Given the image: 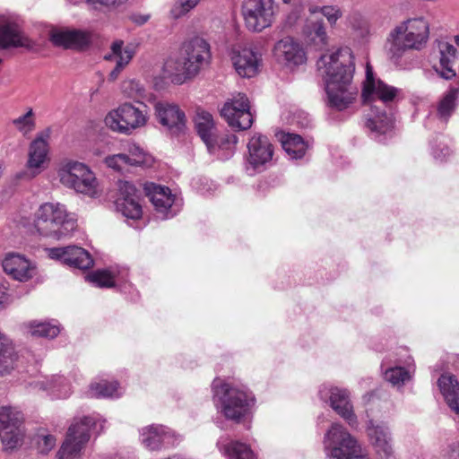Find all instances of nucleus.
<instances>
[{"label":"nucleus","instance_id":"1","mask_svg":"<svg viewBox=\"0 0 459 459\" xmlns=\"http://www.w3.org/2000/svg\"><path fill=\"white\" fill-rule=\"evenodd\" d=\"M317 68L325 84V104L340 111L347 108L358 93L352 85L355 66L351 51L341 48L325 54L317 61Z\"/></svg>","mask_w":459,"mask_h":459},{"label":"nucleus","instance_id":"2","mask_svg":"<svg viewBox=\"0 0 459 459\" xmlns=\"http://www.w3.org/2000/svg\"><path fill=\"white\" fill-rule=\"evenodd\" d=\"M400 93L401 90L375 78L372 66L367 64L362 89L364 103L368 107L366 127L372 137L379 142L394 128V106Z\"/></svg>","mask_w":459,"mask_h":459},{"label":"nucleus","instance_id":"3","mask_svg":"<svg viewBox=\"0 0 459 459\" xmlns=\"http://www.w3.org/2000/svg\"><path fill=\"white\" fill-rule=\"evenodd\" d=\"M212 60L210 43L203 37L194 36L185 40L181 55L169 58L164 65V74L172 82L182 84L195 77Z\"/></svg>","mask_w":459,"mask_h":459},{"label":"nucleus","instance_id":"4","mask_svg":"<svg viewBox=\"0 0 459 459\" xmlns=\"http://www.w3.org/2000/svg\"><path fill=\"white\" fill-rule=\"evenodd\" d=\"M213 399L220 412L236 423L245 420L255 405L253 393L244 385L215 378L212 383Z\"/></svg>","mask_w":459,"mask_h":459},{"label":"nucleus","instance_id":"5","mask_svg":"<svg viewBox=\"0 0 459 459\" xmlns=\"http://www.w3.org/2000/svg\"><path fill=\"white\" fill-rule=\"evenodd\" d=\"M429 34L428 22L423 18L408 19L396 25L387 37V52L398 60L407 50L420 49Z\"/></svg>","mask_w":459,"mask_h":459},{"label":"nucleus","instance_id":"6","mask_svg":"<svg viewBox=\"0 0 459 459\" xmlns=\"http://www.w3.org/2000/svg\"><path fill=\"white\" fill-rule=\"evenodd\" d=\"M33 223L40 236L56 240L68 236L74 226L67 220L65 206L56 202H47L39 205L34 213Z\"/></svg>","mask_w":459,"mask_h":459},{"label":"nucleus","instance_id":"7","mask_svg":"<svg viewBox=\"0 0 459 459\" xmlns=\"http://www.w3.org/2000/svg\"><path fill=\"white\" fill-rule=\"evenodd\" d=\"M323 445L332 459H365L367 449L339 422H333L325 431Z\"/></svg>","mask_w":459,"mask_h":459},{"label":"nucleus","instance_id":"8","mask_svg":"<svg viewBox=\"0 0 459 459\" xmlns=\"http://www.w3.org/2000/svg\"><path fill=\"white\" fill-rule=\"evenodd\" d=\"M57 176L62 185L76 193L96 198L100 195L99 181L94 172L84 163L66 160L60 164Z\"/></svg>","mask_w":459,"mask_h":459},{"label":"nucleus","instance_id":"9","mask_svg":"<svg viewBox=\"0 0 459 459\" xmlns=\"http://www.w3.org/2000/svg\"><path fill=\"white\" fill-rule=\"evenodd\" d=\"M94 416H76L69 425L65 437L57 451V459H75L86 456L91 430L96 425Z\"/></svg>","mask_w":459,"mask_h":459},{"label":"nucleus","instance_id":"10","mask_svg":"<svg viewBox=\"0 0 459 459\" xmlns=\"http://www.w3.org/2000/svg\"><path fill=\"white\" fill-rule=\"evenodd\" d=\"M147 121V107L143 104L135 107L131 103H124L105 117V124L109 129L125 134H130L134 130L144 126Z\"/></svg>","mask_w":459,"mask_h":459},{"label":"nucleus","instance_id":"11","mask_svg":"<svg viewBox=\"0 0 459 459\" xmlns=\"http://www.w3.org/2000/svg\"><path fill=\"white\" fill-rule=\"evenodd\" d=\"M23 414L15 407H0V438L5 450L22 445L25 437Z\"/></svg>","mask_w":459,"mask_h":459},{"label":"nucleus","instance_id":"12","mask_svg":"<svg viewBox=\"0 0 459 459\" xmlns=\"http://www.w3.org/2000/svg\"><path fill=\"white\" fill-rule=\"evenodd\" d=\"M241 13L247 30L261 32L272 26L274 21V1L243 0Z\"/></svg>","mask_w":459,"mask_h":459},{"label":"nucleus","instance_id":"13","mask_svg":"<svg viewBox=\"0 0 459 459\" xmlns=\"http://www.w3.org/2000/svg\"><path fill=\"white\" fill-rule=\"evenodd\" d=\"M139 440L149 451H160L178 446L183 436L162 424H151L139 429Z\"/></svg>","mask_w":459,"mask_h":459},{"label":"nucleus","instance_id":"14","mask_svg":"<svg viewBox=\"0 0 459 459\" xmlns=\"http://www.w3.org/2000/svg\"><path fill=\"white\" fill-rule=\"evenodd\" d=\"M143 189L161 220L172 218L179 212L181 200L168 186L149 182Z\"/></svg>","mask_w":459,"mask_h":459},{"label":"nucleus","instance_id":"15","mask_svg":"<svg viewBox=\"0 0 459 459\" xmlns=\"http://www.w3.org/2000/svg\"><path fill=\"white\" fill-rule=\"evenodd\" d=\"M51 131L47 128L37 134L28 147L27 175L35 178L42 173L49 163V139Z\"/></svg>","mask_w":459,"mask_h":459},{"label":"nucleus","instance_id":"16","mask_svg":"<svg viewBox=\"0 0 459 459\" xmlns=\"http://www.w3.org/2000/svg\"><path fill=\"white\" fill-rule=\"evenodd\" d=\"M246 169L250 174L265 169L272 161L274 148L267 136L255 133L248 140Z\"/></svg>","mask_w":459,"mask_h":459},{"label":"nucleus","instance_id":"17","mask_svg":"<svg viewBox=\"0 0 459 459\" xmlns=\"http://www.w3.org/2000/svg\"><path fill=\"white\" fill-rule=\"evenodd\" d=\"M221 114L230 126L240 130L250 128L254 120L249 100L243 93H237L228 100L224 103Z\"/></svg>","mask_w":459,"mask_h":459},{"label":"nucleus","instance_id":"18","mask_svg":"<svg viewBox=\"0 0 459 459\" xmlns=\"http://www.w3.org/2000/svg\"><path fill=\"white\" fill-rule=\"evenodd\" d=\"M319 396L322 401L329 403L333 410L350 426H357L358 419L353 411L347 390L324 385L319 389Z\"/></svg>","mask_w":459,"mask_h":459},{"label":"nucleus","instance_id":"19","mask_svg":"<svg viewBox=\"0 0 459 459\" xmlns=\"http://www.w3.org/2000/svg\"><path fill=\"white\" fill-rule=\"evenodd\" d=\"M230 56L239 76L252 78L259 73L262 55L254 46H236L232 48Z\"/></svg>","mask_w":459,"mask_h":459},{"label":"nucleus","instance_id":"20","mask_svg":"<svg viewBox=\"0 0 459 459\" xmlns=\"http://www.w3.org/2000/svg\"><path fill=\"white\" fill-rule=\"evenodd\" d=\"M117 210L126 218L138 220L142 217L143 208L140 203V193L128 181L119 182V195L116 200Z\"/></svg>","mask_w":459,"mask_h":459},{"label":"nucleus","instance_id":"21","mask_svg":"<svg viewBox=\"0 0 459 459\" xmlns=\"http://www.w3.org/2000/svg\"><path fill=\"white\" fill-rule=\"evenodd\" d=\"M273 55L278 63L289 68L301 65L307 61V54L303 46L290 37H286L276 42Z\"/></svg>","mask_w":459,"mask_h":459},{"label":"nucleus","instance_id":"22","mask_svg":"<svg viewBox=\"0 0 459 459\" xmlns=\"http://www.w3.org/2000/svg\"><path fill=\"white\" fill-rule=\"evenodd\" d=\"M2 265L4 273L15 281H27L37 274L36 264L18 253L6 254Z\"/></svg>","mask_w":459,"mask_h":459},{"label":"nucleus","instance_id":"23","mask_svg":"<svg viewBox=\"0 0 459 459\" xmlns=\"http://www.w3.org/2000/svg\"><path fill=\"white\" fill-rule=\"evenodd\" d=\"M34 42L26 37L16 22L4 15L0 16V49L26 48L31 49Z\"/></svg>","mask_w":459,"mask_h":459},{"label":"nucleus","instance_id":"24","mask_svg":"<svg viewBox=\"0 0 459 459\" xmlns=\"http://www.w3.org/2000/svg\"><path fill=\"white\" fill-rule=\"evenodd\" d=\"M366 431L370 443L379 456L388 458L394 455L391 432L385 424L370 420L367 423Z\"/></svg>","mask_w":459,"mask_h":459},{"label":"nucleus","instance_id":"25","mask_svg":"<svg viewBox=\"0 0 459 459\" xmlns=\"http://www.w3.org/2000/svg\"><path fill=\"white\" fill-rule=\"evenodd\" d=\"M48 252L50 258L60 260L78 269L85 270L93 264L91 255L80 247H53Z\"/></svg>","mask_w":459,"mask_h":459},{"label":"nucleus","instance_id":"26","mask_svg":"<svg viewBox=\"0 0 459 459\" xmlns=\"http://www.w3.org/2000/svg\"><path fill=\"white\" fill-rule=\"evenodd\" d=\"M29 385L33 390L45 392L51 399H66L72 394L69 381L59 375L44 377L30 382Z\"/></svg>","mask_w":459,"mask_h":459},{"label":"nucleus","instance_id":"27","mask_svg":"<svg viewBox=\"0 0 459 459\" xmlns=\"http://www.w3.org/2000/svg\"><path fill=\"white\" fill-rule=\"evenodd\" d=\"M50 41L56 47L81 49L91 42V35L79 30L56 29L50 32Z\"/></svg>","mask_w":459,"mask_h":459},{"label":"nucleus","instance_id":"28","mask_svg":"<svg viewBox=\"0 0 459 459\" xmlns=\"http://www.w3.org/2000/svg\"><path fill=\"white\" fill-rule=\"evenodd\" d=\"M160 123L174 132H180L185 126V114L177 105L158 102L155 105Z\"/></svg>","mask_w":459,"mask_h":459},{"label":"nucleus","instance_id":"29","mask_svg":"<svg viewBox=\"0 0 459 459\" xmlns=\"http://www.w3.org/2000/svg\"><path fill=\"white\" fill-rule=\"evenodd\" d=\"M302 35L306 42L316 49H321L327 45L328 36L324 21L313 14L306 20Z\"/></svg>","mask_w":459,"mask_h":459},{"label":"nucleus","instance_id":"30","mask_svg":"<svg viewBox=\"0 0 459 459\" xmlns=\"http://www.w3.org/2000/svg\"><path fill=\"white\" fill-rule=\"evenodd\" d=\"M437 386L446 404L455 414V419L459 421V382L450 373H445L437 380Z\"/></svg>","mask_w":459,"mask_h":459},{"label":"nucleus","instance_id":"31","mask_svg":"<svg viewBox=\"0 0 459 459\" xmlns=\"http://www.w3.org/2000/svg\"><path fill=\"white\" fill-rule=\"evenodd\" d=\"M216 445L221 455L229 459H253L258 456L247 444L227 437H221Z\"/></svg>","mask_w":459,"mask_h":459},{"label":"nucleus","instance_id":"32","mask_svg":"<svg viewBox=\"0 0 459 459\" xmlns=\"http://www.w3.org/2000/svg\"><path fill=\"white\" fill-rule=\"evenodd\" d=\"M134 52L129 46H125L122 40H117L111 45V51L105 56L106 60L116 63L115 68L109 74V79L115 81L120 72L129 64Z\"/></svg>","mask_w":459,"mask_h":459},{"label":"nucleus","instance_id":"33","mask_svg":"<svg viewBox=\"0 0 459 459\" xmlns=\"http://www.w3.org/2000/svg\"><path fill=\"white\" fill-rule=\"evenodd\" d=\"M195 122L196 131L205 143L209 152H215L216 146L213 144V138L217 134V128L212 116L204 110L198 111Z\"/></svg>","mask_w":459,"mask_h":459},{"label":"nucleus","instance_id":"34","mask_svg":"<svg viewBox=\"0 0 459 459\" xmlns=\"http://www.w3.org/2000/svg\"><path fill=\"white\" fill-rule=\"evenodd\" d=\"M438 47L440 56L434 69L442 78L451 80L456 75L454 69L456 49L447 42H440Z\"/></svg>","mask_w":459,"mask_h":459},{"label":"nucleus","instance_id":"35","mask_svg":"<svg viewBox=\"0 0 459 459\" xmlns=\"http://www.w3.org/2000/svg\"><path fill=\"white\" fill-rule=\"evenodd\" d=\"M28 333L32 337L54 339L61 332V325L54 319L33 320L26 325Z\"/></svg>","mask_w":459,"mask_h":459},{"label":"nucleus","instance_id":"36","mask_svg":"<svg viewBox=\"0 0 459 459\" xmlns=\"http://www.w3.org/2000/svg\"><path fill=\"white\" fill-rule=\"evenodd\" d=\"M17 359L12 342L0 333V375L10 373L16 366Z\"/></svg>","mask_w":459,"mask_h":459},{"label":"nucleus","instance_id":"37","mask_svg":"<svg viewBox=\"0 0 459 459\" xmlns=\"http://www.w3.org/2000/svg\"><path fill=\"white\" fill-rule=\"evenodd\" d=\"M238 137L235 134H222L213 138V144L216 146V152H211L220 160H228L235 152Z\"/></svg>","mask_w":459,"mask_h":459},{"label":"nucleus","instance_id":"38","mask_svg":"<svg viewBox=\"0 0 459 459\" xmlns=\"http://www.w3.org/2000/svg\"><path fill=\"white\" fill-rule=\"evenodd\" d=\"M123 394V389L117 381L101 380L90 385L89 394L91 397L117 398Z\"/></svg>","mask_w":459,"mask_h":459},{"label":"nucleus","instance_id":"39","mask_svg":"<svg viewBox=\"0 0 459 459\" xmlns=\"http://www.w3.org/2000/svg\"><path fill=\"white\" fill-rule=\"evenodd\" d=\"M281 142L282 148L291 159H300L305 155L307 144L299 135L286 134L282 135Z\"/></svg>","mask_w":459,"mask_h":459},{"label":"nucleus","instance_id":"40","mask_svg":"<svg viewBox=\"0 0 459 459\" xmlns=\"http://www.w3.org/2000/svg\"><path fill=\"white\" fill-rule=\"evenodd\" d=\"M413 373L412 366L408 365L407 368L395 366L387 368L384 373V377L393 386L399 388L411 379Z\"/></svg>","mask_w":459,"mask_h":459},{"label":"nucleus","instance_id":"41","mask_svg":"<svg viewBox=\"0 0 459 459\" xmlns=\"http://www.w3.org/2000/svg\"><path fill=\"white\" fill-rule=\"evenodd\" d=\"M458 89H449L441 98L437 105V116L440 119L446 121L455 111L457 105Z\"/></svg>","mask_w":459,"mask_h":459},{"label":"nucleus","instance_id":"42","mask_svg":"<svg viewBox=\"0 0 459 459\" xmlns=\"http://www.w3.org/2000/svg\"><path fill=\"white\" fill-rule=\"evenodd\" d=\"M12 125L23 136L30 134L36 128V118L32 108H28L26 113L13 119Z\"/></svg>","mask_w":459,"mask_h":459},{"label":"nucleus","instance_id":"43","mask_svg":"<svg viewBox=\"0 0 459 459\" xmlns=\"http://www.w3.org/2000/svg\"><path fill=\"white\" fill-rule=\"evenodd\" d=\"M85 279L97 287L110 288L115 286L117 275L110 270H97L87 274Z\"/></svg>","mask_w":459,"mask_h":459},{"label":"nucleus","instance_id":"44","mask_svg":"<svg viewBox=\"0 0 459 459\" xmlns=\"http://www.w3.org/2000/svg\"><path fill=\"white\" fill-rule=\"evenodd\" d=\"M127 160L130 166H149L152 162V157L143 149L135 143L127 146Z\"/></svg>","mask_w":459,"mask_h":459},{"label":"nucleus","instance_id":"45","mask_svg":"<svg viewBox=\"0 0 459 459\" xmlns=\"http://www.w3.org/2000/svg\"><path fill=\"white\" fill-rule=\"evenodd\" d=\"M35 443L39 453L42 455H48V453L56 446V438L52 434L42 432L37 434Z\"/></svg>","mask_w":459,"mask_h":459},{"label":"nucleus","instance_id":"46","mask_svg":"<svg viewBox=\"0 0 459 459\" xmlns=\"http://www.w3.org/2000/svg\"><path fill=\"white\" fill-rule=\"evenodd\" d=\"M201 0H177L170 9V16L179 19L193 10Z\"/></svg>","mask_w":459,"mask_h":459},{"label":"nucleus","instance_id":"47","mask_svg":"<svg viewBox=\"0 0 459 459\" xmlns=\"http://www.w3.org/2000/svg\"><path fill=\"white\" fill-rule=\"evenodd\" d=\"M309 12L315 16L317 13H320L331 25H334L342 14L340 8L332 5L323 7L310 6Z\"/></svg>","mask_w":459,"mask_h":459},{"label":"nucleus","instance_id":"48","mask_svg":"<svg viewBox=\"0 0 459 459\" xmlns=\"http://www.w3.org/2000/svg\"><path fill=\"white\" fill-rule=\"evenodd\" d=\"M123 93L130 99H134L139 102V100L143 98L144 93V88L142 84L135 80H126L122 83Z\"/></svg>","mask_w":459,"mask_h":459},{"label":"nucleus","instance_id":"49","mask_svg":"<svg viewBox=\"0 0 459 459\" xmlns=\"http://www.w3.org/2000/svg\"><path fill=\"white\" fill-rule=\"evenodd\" d=\"M105 164L116 171H122L126 166L129 165L127 155L125 153H118L106 157Z\"/></svg>","mask_w":459,"mask_h":459},{"label":"nucleus","instance_id":"50","mask_svg":"<svg viewBox=\"0 0 459 459\" xmlns=\"http://www.w3.org/2000/svg\"><path fill=\"white\" fill-rule=\"evenodd\" d=\"M450 153V148L444 141H439L437 145L432 148L433 157L439 161L446 160Z\"/></svg>","mask_w":459,"mask_h":459},{"label":"nucleus","instance_id":"51","mask_svg":"<svg viewBox=\"0 0 459 459\" xmlns=\"http://www.w3.org/2000/svg\"><path fill=\"white\" fill-rule=\"evenodd\" d=\"M90 7L99 10L104 7H117L123 3L124 0H83Z\"/></svg>","mask_w":459,"mask_h":459},{"label":"nucleus","instance_id":"52","mask_svg":"<svg viewBox=\"0 0 459 459\" xmlns=\"http://www.w3.org/2000/svg\"><path fill=\"white\" fill-rule=\"evenodd\" d=\"M348 22L353 29H359L363 26L365 21L359 13H352L348 16Z\"/></svg>","mask_w":459,"mask_h":459},{"label":"nucleus","instance_id":"53","mask_svg":"<svg viewBox=\"0 0 459 459\" xmlns=\"http://www.w3.org/2000/svg\"><path fill=\"white\" fill-rule=\"evenodd\" d=\"M445 456L451 458H459V442H454L448 446L447 451L444 454Z\"/></svg>","mask_w":459,"mask_h":459},{"label":"nucleus","instance_id":"54","mask_svg":"<svg viewBox=\"0 0 459 459\" xmlns=\"http://www.w3.org/2000/svg\"><path fill=\"white\" fill-rule=\"evenodd\" d=\"M134 22H137V23H139V24H143V23H145V22H147V18H146V17H143V16H141V17L139 18V20H138V19H135V20H134Z\"/></svg>","mask_w":459,"mask_h":459},{"label":"nucleus","instance_id":"55","mask_svg":"<svg viewBox=\"0 0 459 459\" xmlns=\"http://www.w3.org/2000/svg\"><path fill=\"white\" fill-rule=\"evenodd\" d=\"M301 4H309L311 2H319L320 0H299Z\"/></svg>","mask_w":459,"mask_h":459},{"label":"nucleus","instance_id":"56","mask_svg":"<svg viewBox=\"0 0 459 459\" xmlns=\"http://www.w3.org/2000/svg\"><path fill=\"white\" fill-rule=\"evenodd\" d=\"M292 0H282L283 4H289Z\"/></svg>","mask_w":459,"mask_h":459},{"label":"nucleus","instance_id":"57","mask_svg":"<svg viewBox=\"0 0 459 459\" xmlns=\"http://www.w3.org/2000/svg\"><path fill=\"white\" fill-rule=\"evenodd\" d=\"M455 41L457 44H459V36H458V35L455 37Z\"/></svg>","mask_w":459,"mask_h":459}]
</instances>
